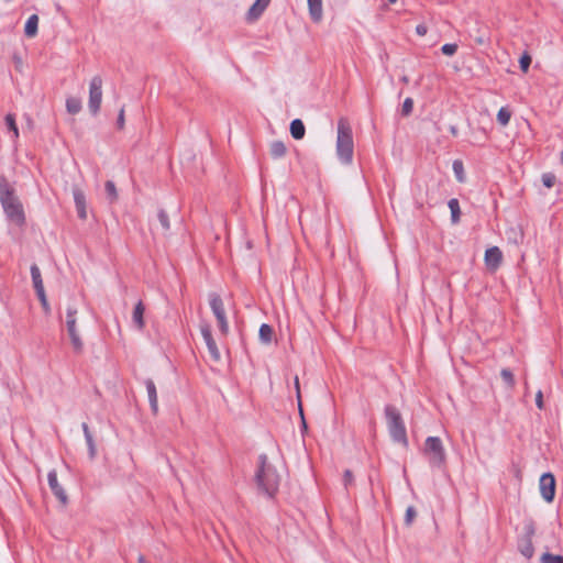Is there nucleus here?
<instances>
[{
  "label": "nucleus",
  "instance_id": "obj_46",
  "mask_svg": "<svg viewBox=\"0 0 563 563\" xmlns=\"http://www.w3.org/2000/svg\"><path fill=\"white\" fill-rule=\"evenodd\" d=\"M295 384H296V388H297V390L299 391V380H298V377H296V379H295Z\"/></svg>",
  "mask_w": 563,
  "mask_h": 563
},
{
  "label": "nucleus",
  "instance_id": "obj_47",
  "mask_svg": "<svg viewBox=\"0 0 563 563\" xmlns=\"http://www.w3.org/2000/svg\"><path fill=\"white\" fill-rule=\"evenodd\" d=\"M139 561H140V563H144V559H143V556H140V558H139Z\"/></svg>",
  "mask_w": 563,
  "mask_h": 563
},
{
  "label": "nucleus",
  "instance_id": "obj_4",
  "mask_svg": "<svg viewBox=\"0 0 563 563\" xmlns=\"http://www.w3.org/2000/svg\"><path fill=\"white\" fill-rule=\"evenodd\" d=\"M385 417L391 439L395 442L407 445V432L398 409L391 405H387L385 407Z\"/></svg>",
  "mask_w": 563,
  "mask_h": 563
},
{
  "label": "nucleus",
  "instance_id": "obj_44",
  "mask_svg": "<svg viewBox=\"0 0 563 563\" xmlns=\"http://www.w3.org/2000/svg\"><path fill=\"white\" fill-rule=\"evenodd\" d=\"M353 481V475H352V472L346 470L344 472V485L347 486L349 484H351Z\"/></svg>",
  "mask_w": 563,
  "mask_h": 563
},
{
  "label": "nucleus",
  "instance_id": "obj_3",
  "mask_svg": "<svg viewBox=\"0 0 563 563\" xmlns=\"http://www.w3.org/2000/svg\"><path fill=\"white\" fill-rule=\"evenodd\" d=\"M353 133L352 128L345 119L338 122L336 155L341 163L349 165L353 161Z\"/></svg>",
  "mask_w": 563,
  "mask_h": 563
},
{
  "label": "nucleus",
  "instance_id": "obj_45",
  "mask_svg": "<svg viewBox=\"0 0 563 563\" xmlns=\"http://www.w3.org/2000/svg\"><path fill=\"white\" fill-rule=\"evenodd\" d=\"M81 428H82V431H84V434H85V439L87 441L88 437H92L90 431H89L88 424L87 423H82Z\"/></svg>",
  "mask_w": 563,
  "mask_h": 563
},
{
  "label": "nucleus",
  "instance_id": "obj_27",
  "mask_svg": "<svg viewBox=\"0 0 563 563\" xmlns=\"http://www.w3.org/2000/svg\"><path fill=\"white\" fill-rule=\"evenodd\" d=\"M448 206L451 210L452 222L456 223L460 219V212H461L457 199H455V198L450 199L448 202Z\"/></svg>",
  "mask_w": 563,
  "mask_h": 563
},
{
  "label": "nucleus",
  "instance_id": "obj_17",
  "mask_svg": "<svg viewBox=\"0 0 563 563\" xmlns=\"http://www.w3.org/2000/svg\"><path fill=\"white\" fill-rule=\"evenodd\" d=\"M144 311H145V307L143 305L142 301H139L135 307H134V310H133V314H132V320H133V323L136 325V328L139 330H142L145 325V322H144Z\"/></svg>",
  "mask_w": 563,
  "mask_h": 563
},
{
  "label": "nucleus",
  "instance_id": "obj_29",
  "mask_svg": "<svg viewBox=\"0 0 563 563\" xmlns=\"http://www.w3.org/2000/svg\"><path fill=\"white\" fill-rule=\"evenodd\" d=\"M5 124H7V128L9 131L12 132L13 134V139H18L19 137V129L16 126V123H15V118L13 114H7L5 115Z\"/></svg>",
  "mask_w": 563,
  "mask_h": 563
},
{
  "label": "nucleus",
  "instance_id": "obj_50",
  "mask_svg": "<svg viewBox=\"0 0 563 563\" xmlns=\"http://www.w3.org/2000/svg\"><path fill=\"white\" fill-rule=\"evenodd\" d=\"M562 163H563V151H562Z\"/></svg>",
  "mask_w": 563,
  "mask_h": 563
},
{
  "label": "nucleus",
  "instance_id": "obj_34",
  "mask_svg": "<svg viewBox=\"0 0 563 563\" xmlns=\"http://www.w3.org/2000/svg\"><path fill=\"white\" fill-rule=\"evenodd\" d=\"M457 44L456 43H446L442 45L441 52L446 56H453L457 52Z\"/></svg>",
  "mask_w": 563,
  "mask_h": 563
},
{
  "label": "nucleus",
  "instance_id": "obj_18",
  "mask_svg": "<svg viewBox=\"0 0 563 563\" xmlns=\"http://www.w3.org/2000/svg\"><path fill=\"white\" fill-rule=\"evenodd\" d=\"M31 277H32L33 286H34L36 294L41 292V291H45L41 271H40L38 266L35 264H33L31 266Z\"/></svg>",
  "mask_w": 563,
  "mask_h": 563
},
{
  "label": "nucleus",
  "instance_id": "obj_35",
  "mask_svg": "<svg viewBox=\"0 0 563 563\" xmlns=\"http://www.w3.org/2000/svg\"><path fill=\"white\" fill-rule=\"evenodd\" d=\"M541 180H542V184L547 187V188H551L554 186L555 181H556V177L554 174L552 173H544L541 177Z\"/></svg>",
  "mask_w": 563,
  "mask_h": 563
},
{
  "label": "nucleus",
  "instance_id": "obj_32",
  "mask_svg": "<svg viewBox=\"0 0 563 563\" xmlns=\"http://www.w3.org/2000/svg\"><path fill=\"white\" fill-rule=\"evenodd\" d=\"M500 376L509 388H512L515 386V377L510 369L503 368L500 372Z\"/></svg>",
  "mask_w": 563,
  "mask_h": 563
},
{
  "label": "nucleus",
  "instance_id": "obj_6",
  "mask_svg": "<svg viewBox=\"0 0 563 563\" xmlns=\"http://www.w3.org/2000/svg\"><path fill=\"white\" fill-rule=\"evenodd\" d=\"M77 309L75 307H68L66 311V330L68 333V336L70 339V343L73 346V350L76 353H81L84 350V342L80 338L79 331L77 329Z\"/></svg>",
  "mask_w": 563,
  "mask_h": 563
},
{
  "label": "nucleus",
  "instance_id": "obj_25",
  "mask_svg": "<svg viewBox=\"0 0 563 563\" xmlns=\"http://www.w3.org/2000/svg\"><path fill=\"white\" fill-rule=\"evenodd\" d=\"M511 119V111L507 107H501L497 113V121L501 126H507Z\"/></svg>",
  "mask_w": 563,
  "mask_h": 563
},
{
  "label": "nucleus",
  "instance_id": "obj_48",
  "mask_svg": "<svg viewBox=\"0 0 563 563\" xmlns=\"http://www.w3.org/2000/svg\"><path fill=\"white\" fill-rule=\"evenodd\" d=\"M389 3H396L397 0H388Z\"/></svg>",
  "mask_w": 563,
  "mask_h": 563
},
{
  "label": "nucleus",
  "instance_id": "obj_2",
  "mask_svg": "<svg viewBox=\"0 0 563 563\" xmlns=\"http://www.w3.org/2000/svg\"><path fill=\"white\" fill-rule=\"evenodd\" d=\"M255 482L261 494L272 498L278 490L280 475L276 467L267 461L266 455L258 457V468L255 473Z\"/></svg>",
  "mask_w": 563,
  "mask_h": 563
},
{
  "label": "nucleus",
  "instance_id": "obj_16",
  "mask_svg": "<svg viewBox=\"0 0 563 563\" xmlns=\"http://www.w3.org/2000/svg\"><path fill=\"white\" fill-rule=\"evenodd\" d=\"M145 386H146V390H147V396H148V401H150V405H151V409L154 413H157L158 411V400H157V391H156V387H155V384L152 379H147L145 382Z\"/></svg>",
  "mask_w": 563,
  "mask_h": 563
},
{
  "label": "nucleus",
  "instance_id": "obj_36",
  "mask_svg": "<svg viewBox=\"0 0 563 563\" xmlns=\"http://www.w3.org/2000/svg\"><path fill=\"white\" fill-rule=\"evenodd\" d=\"M519 64H520L521 70L523 73H527L530 67V64H531V57L528 54H523L520 57Z\"/></svg>",
  "mask_w": 563,
  "mask_h": 563
},
{
  "label": "nucleus",
  "instance_id": "obj_14",
  "mask_svg": "<svg viewBox=\"0 0 563 563\" xmlns=\"http://www.w3.org/2000/svg\"><path fill=\"white\" fill-rule=\"evenodd\" d=\"M309 14L313 22H320L323 16L322 0H308Z\"/></svg>",
  "mask_w": 563,
  "mask_h": 563
},
{
  "label": "nucleus",
  "instance_id": "obj_33",
  "mask_svg": "<svg viewBox=\"0 0 563 563\" xmlns=\"http://www.w3.org/2000/svg\"><path fill=\"white\" fill-rule=\"evenodd\" d=\"M525 539H531L536 534V525L533 520H527L523 526Z\"/></svg>",
  "mask_w": 563,
  "mask_h": 563
},
{
  "label": "nucleus",
  "instance_id": "obj_42",
  "mask_svg": "<svg viewBox=\"0 0 563 563\" xmlns=\"http://www.w3.org/2000/svg\"><path fill=\"white\" fill-rule=\"evenodd\" d=\"M536 405L539 409L543 408V395L541 390H538L536 395Z\"/></svg>",
  "mask_w": 563,
  "mask_h": 563
},
{
  "label": "nucleus",
  "instance_id": "obj_8",
  "mask_svg": "<svg viewBox=\"0 0 563 563\" xmlns=\"http://www.w3.org/2000/svg\"><path fill=\"white\" fill-rule=\"evenodd\" d=\"M209 303L210 308L218 321L220 331L222 334H227L229 332V324L225 317L223 301L220 296L216 292L209 295Z\"/></svg>",
  "mask_w": 563,
  "mask_h": 563
},
{
  "label": "nucleus",
  "instance_id": "obj_24",
  "mask_svg": "<svg viewBox=\"0 0 563 563\" xmlns=\"http://www.w3.org/2000/svg\"><path fill=\"white\" fill-rule=\"evenodd\" d=\"M258 336H260V340L263 343H265V344L271 343L272 342V336H273V329H272V327L266 324V323H263L260 327Z\"/></svg>",
  "mask_w": 563,
  "mask_h": 563
},
{
  "label": "nucleus",
  "instance_id": "obj_13",
  "mask_svg": "<svg viewBox=\"0 0 563 563\" xmlns=\"http://www.w3.org/2000/svg\"><path fill=\"white\" fill-rule=\"evenodd\" d=\"M73 197H74V201H75V206H76V210H77L78 217L80 219H86L87 218V210H86V197H85V194L82 192V190H80L79 188L75 187L73 189Z\"/></svg>",
  "mask_w": 563,
  "mask_h": 563
},
{
  "label": "nucleus",
  "instance_id": "obj_26",
  "mask_svg": "<svg viewBox=\"0 0 563 563\" xmlns=\"http://www.w3.org/2000/svg\"><path fill=\"white\" fill-rule=\"evenodd\" d=\"M104 190H106V194H107V198H108V200L111 203L117 201V199H118V191H117V187H115L113 181H111V180L106 181Z\"/></svg>",
  "mask_w": 563,
  "mask_h": 563
},
{
  "label": "nucleus",
  "instance_id": "obj_41",
  "mask_svg": "<svg viewBox=\"0 0 563 563\" xmlns=\"http://www.w3.org/2000/svg\"><path fill=\"white\" fill-rule=\"evenodd\" d=\"M117 124L119 129H123L124 126V109L122 108L119 112Z\"/></svg>",
  "mask_w": 563,
  "mask_h": 563
},
{
  "label": "nucleus",
  "instance_id": "obj_31",
  "mask_svg": "<svg viewBox=\"0 0 563 563\" xmlns=\"http://www.w3.org/2000/svg\"><path fill=\"white\" fill-rule=\"evenodd\" d=\"M540 561L541 563H563V556L545 552L541 555Z\"/></svg>",
  "mask_w": 563,
  "mask_h": 563
},
{
  "label": "nucleus",
  "instance_id": "obj_10",
  "mask_svg": "<svg viewBox=\"0 0 563 563\" xmlns=\"http://www.w3.org/2000/svg\"><path fill=\"white\" fill-rule=\"evenodd\" d=\"M47 481H48V486H49L51 490L53 492V494L56 496V498L63 505H66L68 498H67L66 492L64 490V488L58 483L57 473H56L55 470H52V471L48 472Z\"/></svg>",
  "mask_w": 563,
  "mask_h": 563
},
{
  "label": "nucleus",
  "instance_id": "obj_7",
  "mask_svg": "<svg viewBox=\"0 0 563 563\" xmlns=\"http://www.w3.org/2000/svg\"><path fill=\"white\" fill-rule=\"evenodd\" d=\"M102 84V78L99 75L93 76L89 82L88 108L93 115H96L99 112L101 107Z\"/></svg>",
  "mask_w": 563,
  "mask_h": 563
},
{
  "label": "nucleus",
  "instance_id": "obj_37",
  "mask_svg": "<svg viewBox=\"0 0 563 563\" xmlns=\"http://www.w3.org/2000/svg\"><path fill=\"white\" fill-rule=\"evenodd\" d=\"M36 295H37V297H38V299L41 301V305H42L44 311L46 313H48L51 311V307L48 305L45 291L37 292Z\"/></svg>",
  "mask_w": 563,
  "mask_h": 563
},
{
  "label": "nucleus",
  "instance_id": "obj_15",
  "mask_svg": "<svg viewBox=\"0 0 563 563\" xmlns=\"http://www.w3.org/2000/svg\"><path fill=\"white\" fill-rule=\"evenodd\" d=\"M269 2L271 0H256L247 12L249 20L258 19L268 7Z\"/></svg>",
  "mask_w": 563,
  "mask_h": 563
},
{
  "label": "nucleus",
  "instance_id": "obj_38",
  "mask_svg": "<svg viewBox=\"0 0 563 563\" xmlns=\"http://www.w3.org/2000/svg\"><path fill=\"white\" fill-rule=\"evenodd\" d=\"M416 517V510L412 506H409L406 510V515H405V523L406 525H411L413 519Z\"/></svg>",
  "mask_w": 563,
  "mask_h": 563
},
{
  "label": "nucleus",
  "instance_id": "obj_11",
  "mask_svg": "<svg viewBox=\"0 0 563 563\" xmlns=\"http://www.w3.org/2000/svg\"><path fill=\"white\" fill-rule=\"evenodd\" d=\"M200 330H201V335H202V338L205 340V343H206V345L208 347V351H209L211 357L214 361H219L220 356H221L220 355V351H219V349L217 346L216 341L212 338L210 327L208 324H203V325H201Z\"/></svg>",
  "mask_w": 563,
  "mask_h": 563
},
{
  "label": "nucleus",
  "instance_id": "obj_49",
  "mask_svg": "<svg viewBox=\"0 0 563 563\" xmlns=\"http://www.w3.org/2000/svg\"><path fill=\"white\" fill-rule=\"evenodd\" d=\"M441 3H445V0H440Z\"/></svg>",
  "mask_w": 563,
  "mask_h": 563
},
{
  "label": "nucleus",
  "instance_id": "obj_28",
  "mask_svg": "<svg viewBox=\"0 0 563 563\" xmlns=\"http://www.w3.org/2000/svg\"><path fill=\"white\" fill-rule=\"evenodd\" d=\"M157 219L163 230V233L166 234L170 229L169 218L167 213L164 210H159L157 213Z\"/></svg>",
  "mask_w": 563,
  "mask_h": 563
},
{
  "label": "nucleus",
  "instance_id": "obj_12",
  "mask_svg": "<svg viewBox=\"0 0 563 563\" xmlns=\"http://www.w3.org/2000/svg\"><path fill=\"white\" fill-rule=\"evenodd\" d=\"M485 264L488 269L496 271L503 261V253L497 246H492L485 252Z\"/></svg>",
  "mask_w": 563,
  "mask_h": 563
},
{
  "label": "nucleus",
  "instance_id": "obj_30",
  "mask_svg": "<svg viewBox=\"0 0 563 563\" xmlns=\"http://www.w3.org/2000/svg\"><path fill=\"white\" fill-rule=\"evenodd\" d=\"M452 168H453V172H454V175H455L456 179L460 183L464 181V166H463V163L461 161L456 159V161L453 162Z\"/></svg>",
  "mask_w": 563,
  "mask_h": 563
},
{
  "label": "nucleus",
  "instance_id": "obj_1",
  "mask_svg": "<svg viewBox=\"0 0 563 563\" xmlns=\"http://www.w3.org/2000/svg\"><path fill=\"white\" fill-rule=\"evenodd\" d=\"M0 202L7 219L21 227L25 222V214L20 199L14 195L13 188L7 179L0 175Z\"/></svg>",
  "mask_w": 563,
  "mask_h": 563
},
{
  "label": "nucleus",
  "instance_id": "obj_39",
  "mask_svg": "<svg viewBox=\"0 0 563 563\" xmlns=\"http://www.w3.org/2000/svg\"><path fill=\"white\" fill-rule=\"evenodd\" d=\"M412 108H413V101L411 98H406L404 103H402V114L404 115H408L411 113L412 111Z\"/></svg>",
  "mask_w": 563,
  "mask_h": 563
},
{
  "label": "nucleus",
  "instance_id": "obj_9",
  "mask_svg": "<svg viewBox=\"0 0 563 563\" xmlns=\"http://www.w3.org/2000/svg\"><path fill=\"white\" fill-rule=\"evenodd\" d=\"M540 494L547 503H551L555 496V478L551 473H544L539 481Z\"/></svg>",
  "mask_w": 563,
  "mask_h": 563
},
{
  "label": "nucleus",
  "instance_id": "obj_5",
  "mask_svg": "<svg viewBox=\"0 0 563 563\" xmlns=\"http://www.w3.org/2000/svg\"><path fill=\"white\" fill-rule=\"evenodd\" d=\"M428 457L429 465L433 468H440L445 463V450L442 441L438 437H428L423 450Z\"/></svg>",
  "mask_w": 563,
  "mask_h": 563
},
{
  "label": "nucleus",
  "instance_id": "obj_21",
  "mask_svg": "<svg viewBox=\"0 0 563 563\" xmlns=\"http://www.w3.org/2000/svg\"><path fill=\"white\" fill-rule=\"evenodd\" d=\"M518 549L526 559H531L534 554V548L531 539L522 538L519 542Z\"/></svg>",
  "mask_w": 563,
  "mask_h": 563
},
{
  "label": "nucleus",
  "instance_id": "obj_40",
  "mask_svg": "<svg viewBox=\"0 0 563 563\" xmlns=\"http://www.w3.org/2000/svg\"><path fill=\"white\" fill-rule=\"evenodd\" d=\"M88 445L89 456L90 459H93L96 456L97 450L95 445V441L92 437H88V440L86 441Z\"/></svg>",
  "mask_w": 563,
  "mask_h": 563
},
{
  "label": "nucleus",
  "instance_id": "obj_23",
  "mask_svg": "<svg viewBox=\"0 0 563 563\" xmlns=\"http://www.w3.org/2000/svg\"><path fill=\"white\" fill-rule=\"evenodd\" d=\"M81 108V100L79 98L68 97L66 99V109L68 113L77 114L78 112H80Z\"/></svg>",
  "mask_w": 563,
  "mask_h": 563
},
{
  "label": "nucleus",
  "instance_id": "obj_43",
  "mask_svg": "<svg viewBox=\"0 0 563 563\" xmlns=\"http://www.w3.org/2000/svg\"><path fill=\"white\" fill-rule=\"evenodd\" d=\"M428 32V27L424 25V24H418L416 26V33L419 35V36H424Z\"/></svg>",
  "mask_w": 563,
  "mask_h": 563
},
{
  "label": "nucleus",
  "instance_id": "obj_22",
  "mask_svg": "<svg viewBox=\"0 0 563 563\" xmlns=\"http://www.w3.org/2000/svg\"><path fill=\"white\" fill-rule=\"evenodd\" d=\"M286 146L282 141H274L269 146L272 157L280 158L286 154Z\"/></svg>",
  "mask_w": 563,
  "mask_h": 563
},
{
  "label": "nucleus",
  "instance_id": "obj_19",
  "mask_svg": "<svg viewBox=\"0 0 563 563\" xmlns=\"http://www.w3.org/2000/svg\"><path fill=\"white\" fill-rule=\"evenodd\" d=\"M37 26H38V16L36 14H32L26 20L25 26H24V33L27 37H33L37 33Z\"/></svg>",
  "mask_w": 563,
  "mask_h": 563
},
{
  "label": "nucleus",
  "instance_id": "obj_20",
  "mask_svg": "<svg viewBox=\"0 0 563 563\" xmlns=\"http://www.w3.org/2000/svg\"><path fill=\"white\" fill-rule=\"evenodd\" d=\"M305 125L300 119H295L290 123V134L295 140H301L305 136Z\"/></svg>",
  "mask_w": 563,
  "mask_h": 563
}]
</instances>
